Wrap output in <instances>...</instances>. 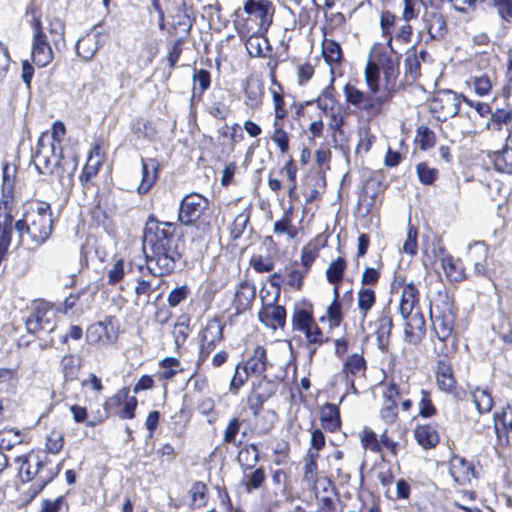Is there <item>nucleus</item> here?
<instances>
[{
	"instance_id": "nucleus-60",
	"label": "nucleus",
	"mask_w": 512,
	"mask_h": 512,
	"mask_svg": "<svg viewBox=\"0 0 512 512\" xmlns=\"http://www.w3.org/2000/svg\"><path fill=\"white\" fill-rule=\"evenodd\" d=\"M396 16L389 11H385L380 17V26L382 35L387 38V44H392L391 28L394 26Z\"/></svg>"
},
{
	"instance_id": "nucleus-30",
	"label": "nucleus",
	"mask_w": 512,
	"mask_h": 512,
	"mask_svg": "<svg viewBox=\"0 0 512 512\" xmlns=\"http://www.w3.org/2000/svg\"><path fill=\"white\" fill-rule=\"evenodd\" d=\"M376 303V295L373 289L361 287L357 293V308L361 315V322L364 323L369 311Z\"/></svg>"
},
{
	"instance_id": "nucleus-33",
	"label": "nucleus",
	"mask_w": 512,
	"mask_h": 512,
	"mask_svg": "<svg viewBox=\"0 0 512 512\" xmlns=\"http://www.w3.org/2000/svg\"><path fill=\"white\" fill-rule=\"evenodd\" d=\"M471 397L478 413H489L493 407V398L487 388L476 387L471 392Z\"/></svg>"
},
{
	"instance_id": "nucleus-16",
	"label": "nucleus",
	"mask_w": 512,
	"mask_h": 512,
	"mask_svg": "<svg viewBox=\"0 0 512 512\" xmlns=\"http://www.w3.org/2000/svg\"><path fill=\"white\" fill-rule=\"evenodd\" d=\"M369 327L373 328V332L377 338L378 347L381 349L387 347L393 327L389 308L383 307L378 311L376 319L369 322Z\"/></svg>"
},
{
	"instance_id": "nucleus-35",
	"label": "nucleus",
	"mask_w": 512,
	"mask_h": 512,
	"mask_svg": "<svg viewBox=\"0 0 512 512\" xmlns=\"http://www.w3.org/2000/svg\"><path fill=\"white\" fill-rule=\"evenodd\" d=\"M157 289L152 282L144 279H138L134 287L136 306L144 307L149 304L151 294Z\"/></svg>"
},
{
	"instance_id": "nucleus-19",
	"label": "nucleus",
	"mask_w": 512,
	"mask_h": 512,
	"mask_svg": "<svg viewBox=\"0 0 512 512\" xmlns=\"http://www.w3.org/2000/svg\"><path fill=\"white\" fill-rule=\"evenodd\" d=\"M256 287L249 281H242L235 289L233 297V307L235 314L239 315L244 311L250 309L255 299Z\"/></svg>"
},
{
	"instance_id": "nucleus-10",
	"label": "nucleus",
	"mask_w": 512,
	"mask_h": 512,
	"mask_svg": "<svg viewBox=\"0 0 512 512\" xmlns=\"http://www.w3.org/2000/svg\"><path fill=\"white\" fill-rule=\"evenodd\" d=\"M56 314L45 303H39L25 321L29 333H51L56 326Z\"/></svg>"
},
{
	"instance_id": "nucleus-64",
	"label": "nucleus",
	"mask_w": 512,
	"mask_h": 512,
	"mask_svg": "<svg viewBox=\"0 0 512 512\" xmlns=\"http://www.w3.org/2000/svg\"><path fill=\"white\" fill-rule=\"evenodd\" d=\"M497 9L499 17L503 21H510L512 18V0H491Z\"/></svg>"
},
{
	"instance_id": "nucleus-55",
	"label": "nucleus",
	"mask_w": 512,
	"mask_h": 512,
	"mask_svg": "<svg viewBox=\"0 0 512 512\" xmlns=\"http://www.w3.org/2000/svg\"><path fill=\"white\" fill-rule=\"evenodd\" d=\"M422 150H427L435 145V134L426 126H421L417 130V139Z\"/></svg>"
},
{
	"instance_id": "nucleus-48",
	"label": "nucleus",
	"mask_w": 512,
	"mask_h": 512,
	"mask_svg": "<svg viewBox=\"0 0 512 512\" xmlns=\"http://www.w3.org/2000/svg\"><path fill=\"white\" fill-rule=\"evenodd\" d=\"M32 458V455L19 456L16 458V461L21 463L19 467V475L22 482H29L38 474V470H34V466L31 464Z\"/></svg>"
},
{
	"instance_id": "nucleus-12",
	"label": "nucleus",
	"mask_w": 512,
	"mask_h": 512,
	"mask_svg": "<svg viewBox=\"0 0 512 512\" xmlns=\"http://www.w3.org/2000/svg\"><path fill=\"white\" fill-rule=\"evenodd\" d=\"M106 42V36L97 26L89 30L76 42V54L83 61H90Z\"/></svg>"
},
{
	"instance_id": "nucleus-25",
	"label": "nucleus",
	"mask_w": 512,
	"mask_h": 512,
	"mask_svg": "<svg viewBox=\"0 0 512 512\" xmlns=\"http://www.w3.org/2000/svg\"><path fill=\"white\" fill-rule=\"evenodd\" d=\"M440 262L444 274L450 282H460L466 278L464 265L459 258L443 254Z\"/></svg>"
},
{
	"instance_id": "nucleus-14",
	"label": "nucleus",
	"mask_w": 512,
	"mask_h": 512,
	"mask_svg": "<svg viewBox=\"0 0 512 512\" xmlns=\"http://www.w3.org/2000/svg\"><path fill=\"white\" fill-rule=\"evenodd\" d=\"M244 11L259 20L260 29L267 31L272 23L274 6L268 0H247L243 7Z\"/></svg>"
},
{
	"instance_id": "nucleus-46",
	"label": "nucleus",
	"mask_w": 512,
	"mask_h": 512,
	"mask_svg": "<svg viewBox=\"0 0 512 512\" xmlns=\"http://www.w3.org/2000/svg\"><path fill=\"white\" fill-rule=\"evenodd\" d=\"M418 396L419 416L422 418H430L434 416L437 413V409L432 402L430 392L424 389H420L418 391Z\"/></svg>"
},
{
	"instance_id": "nucleus-39",
	"label": "nucleus",
	"mask_w": 512,
	"mask_h": 512,
	"mask_svg": "<svg viewBox=\"0 0 512 512\" xmlns=\"http://www.w3.org/2000/svg\"><path fill=\"white\" fill-rule=\"evenodd\" d=\"M436 381L439 389L446 393L451 392L455 387L452 370L449 366H446L443 363H440L437 368Z\"/></svg>"
},
{
	"instance_id": "nucleus-20",
	"label": "nucleus",
	"mask_w": 512,
	"mask_h": 512,
	"mask_svg": "<svg viewBox=\"0 0 512 512\" xmlns=\"http://www.w3.org/2000/svg\"><path fill=\"white\" fill-rule=\"evenodd\" d=\"M128 394L129 390L126 388L118 391L114 396L110 397L106 401L105 409L109 410L124 403L123 408L118 413L119 417L121 419L134 418V412L137 407V399L134 396L128 397Z\"/></svg>"
},
{
	"instance_id": "nucleus-6",
	"label": "nucleus",
	"mask_w": 512,
	"mask_h": 512,
	"mask_svg": "<svg viewBox=\"0 0 512 512\" xmlns=\"http://www.w3.org/2000/svg\"><path fill=\"white\" fill-rule=\"evenodd\" d=\"M345 101L348 105L366 112H379L385 98L371 90L362 91L357 86L347 83L343 88Z\"/></svg>"
},
{
	"instance_id": "nucleus-62",
	"label": "nucleus",
	"mask_w": 512,
	"mask_h": 512,
	"mask_svg": "<svg viewBox=\"0 0 512 512\" xmlns=\"http://www.w3.org/2000/svg\"><path fill=\"white\" fill-rule=\"evenodd\" d=\"M490 114L493 128L500 129L503 124L511 120L512 110L510 108H500Z\"/></svg>"
},
{
	"instance_id": "nucleus-22",
	"label": "nucleus",
	"mask_w": 512,
	"mask_h": 512,
	"mask_svg": "<svg viewBox=\"0 0 512 512\" xmlns=\"http://www.w3.org/2000/svg\"><path fill=\"white\" fill-rule=\"evenodd\" d=\"M102 161L103 156L101 154V147L96 143L89 153L88 159L79 178L82 186H86L92 178L98 174Z\"/></svg>"
},
{
	"instance_id": "nucleus-43",
	"label": "nucleus",
	"mask_w": 512,
	"mask_h": 512,
	"mask_svg": "<svg viewBox=\"0 0 512 512\" xmlns=\"http://www.w3.org/2000/svg\"><path fill=\"white\" fill-rule=\"evenodd\" d=\"M379 71L378 65L371 57V59L367 61L364 70V78L368 89L375 93L379 92Z\"/></svg>"
},
{
	"instance_id": "nucleus-32",
	"label": "nucleus",
	"mask_w": 512,
	"mask_h": 512,
	"mask_svg": "<svg viewBox=\"0 0 512 512\" xmlns=\"http://www.w3.org/2000/svg\"><path fill=\"white\" fill-rule=\"evenodd\" d=\"M424 24L432 39H440L445 34L446 22L441 14L427 13L424 15Z\"/></svg>"
},
{
	"instance_id": "nucleus-21",
	"label": "nucleus",
	"mask_w": 512,
	"mask_h": 512,
	"mask_svg": "<svg viewBox=\"0 0 512 512\" xmlns=\"http://www.w3.org/2000/svg\"><path fill=\"white\" fill-rule=\"evenodd\" d=\"M141 168L142 179L137 191L139 194H145L152 188L158 178L159 163L154 158H141Z\"/></svg>"
},
{
	"instance_id": "nucleus-38",
	"label": "nucleus",
	"mask_w": 512,
	"mask_h": 512,
	"mask_svg": "<svg viewBox=\"0 0 512 512\" xmlns=\"http://www.w3.org/2000/svg\"><path fill=\"white\" fill-rule=\"evenodd\" d=\"M322 54L329 65L340 64L343 58L340 44L332 39L324 40Z\"/></svg>"
},
{
	"instance_id": "nucleus-34",
	"label": "nucleus",
	"mask_w": 512,
	"mask_h": 512,
	"mask_svg": "<svg viewBox=\"0 0 512 512\" xmlns=\"http://www.w3.org/2000/svg\"><path fill=\"white\" fill-rule=\"evenodd\" d=\"M414 434L418 444L425 449L436 446L439 441L437 431L430 425L417 426Z\"/></svg>"
},
{
	"instance_id": "nucleus-15",
	"label": "nucleus",
	"mask_w": 512,
	"mask_h": 512,
	"mask_svg": "<svg viewBox=\"0 0 512 512\" xmlns=\"http://www.w3.org/2000/svg\"><path fill=\"white\" fill-rule=\"evenodd\" d=\"M430 317L432 322V329L436 337L440 341L447 340L454 326V315L450 309L445 311H439V307L436 306L435 310L430 309Z\"/></svg>"
},
{
	"instance_id": "nucleus-18",
	"label": "nucleus",
	"mask_w": 512,
	"mask_h": 512,
	"mask_svg": "<svg viewBox=\"0 0 512 512\" xmlns=\"http://www.w3.org/2000/svg\"><path fill=\"white\" fill-rule=\"evenodd\" d=\"M405 341L412 345H417L426 334L425 320L421 312L415 311L414 314L404 318Z\"/></svg>"
},
{
	"instance_id": "nucleus-26",
	"label": "nucleus",
	"mask_w": 512,
	"mask_h": 512,
	"mask_svg": "<svg viewBox=\"0 0 512 512\" xmlns=\"http://www.w3.org/2000/svg\"><path fill=\"white\" fill-rule=\"evenodd\" d=\"M366 370V361L360 354H352L344 363L343 372L346 376L347 383L351 388L354 387V380L357 377L363 376Z\"/></svg>"
},
{
	"instance_id": "nucleus-31",
	"label": "nucleus",
	"mask_w": 512,
	"mask_h": 512,
	"mask_svg": "<svg viewBox=\"0 0 512 512\" xmlns=\"http://www.w3.org/2000/svg\"><path fill=\"white\" fill-rule=\"evenodd\" d=\"M237 461L243 472L252 470L259 461V451L255 444L245 445L237 455Z\"/></svg>"
},
{
	"instance_id": "nucleus-61",
	"label": "nucleus",
	"mask_w": 512,
	"mask_h": 512,
	"mask_svg": "<svg viewBox=\"0 0 512 512\" xmlns=\"http://www.w3.org/2000/svg\"><path fill=\"white\" fill-rule=\"evenodd\" d=\"M63 435L59 431H51L46 438V448L49 453L57 454L63 447Z\"/></svg>"
},
{
	"instance_id": "nucleus-17",
	"label": "nucleus",
	"mask_w": 512,
	"mask_h": 512,
	"mask_svg": "<svg viewBox=\"0 0 512 512\" xmlns=\"http://www.w3.org/2000/svg\"><path fill=\"white\" fill-rule=\"evenodd\" d=\"M202 344L200 348V360L204 361L209 353L214 349L216 343L220 342L223 338V327L221 323L216 320L207 322L202 332Z\"/></svg>"
},
{
	"instance_id": "nucleus-53",
	"label": "nucleus",
	"mask_w": 512,
	"mask_h": 512,
	"mask_svg": "<svg viewBox=\"0 0 512 512\" xmlns=\"http://www.w3.org/2000/svg\"><path fill=\"white\" fill-rule=\"evenodd\" d=\"M251 267L258 273L270 272L274 268V261L270 256L253 255L250 258Z\"/></svg>"
},
{
	"instance_id": "nucleus-44",
	"label": "nucleus",
	"mask_w": 512,
	"mask_h": 512,
	"mask_svg": "<svg viewBox=\"0 0 512 512\" xmlns=\"http://www.w3.org/2000/svg\"><path fill=\"white\" fill-rule=\"evenodd\" d=\"M493 164L497 171L512 173V148H505L493 156Z\"/></svg>"
},
{
	"instance_id": "nucleus-7",
	"label": "nucleus",
	"mask_w": 512,
	"mask_h": 512,
	"mask_svg": "<svg viewBox=\"0 0 512 512\" xmlns=\"http://www.w3.org/2000/svg\"><path fill=\"white\" fill-rule=\"evenodd\" d=\"M463 97V94L452 90H441L431 101V111L437 114L438 119L453 117L459 113Z\"/></svg>"
},
{
	"instance_id": "nucleus-56",
	"label": "nucleus",
	"mask_w": 512,
	"mask_h": 512,
	"mask_svg": "<svg viewBox=\"0 0 512 512\" xmlns=\"http://www.w3.org/2000/svg\"><path fill=\"white\" fill-rule=\"evenodd\" d=\"M269 399V393H259V391L252 389L251 393L247 398V404L249 409L253 412V415H257L266 400Z\"/></svg>"
},
{
	"instance_id": "nucleus-42",
	"label": "nucleus",
	"mask_w": 512,
	"mask_h": 512,
	"mask_svg": "<svg viewBox=\"0 0 512 512\" xmlns=\"http://www.w3.org/2000/svg\"><path fill=\"white\" fill-rule=\"evenodd\" d=\"M242 362L235 366L233 376L229 384V391L233 395H237L241 387L247 382L251 373L244 369Z\"/></svg>"
},
{
	"instance_id": "nucleus-3",
	"label": "nucleus",
	"mask_w": 512,
	"mask_h": 512,
	"mask_svg": "<svg viewBox=\"0 0 512 512\" xmlns=\"http://www.w3.org/2000/svg\"><path fill=\"white\" fill-rule=\"evenodd\" d=\"M52 224L50 204L38 201L31 204L23 217L16 221L15 229L22 241L27 235L34 246H39L49 239L52 233Z\"/></svg>"
},
{
	"instance_id": "nucleus-54",
	"label": "nucleus",
	"mask_w": 512,
	"mask_h": 512,
	"mask_svg": "<svg viewBox=\"0 0 512 512\" xmlns=\"http://www.w3.org/2000/svg\"><path fill=\"white\" fill-rule=\"evenodd\" d=\"M292 321L294 327L302 332H305L314 324L312 315L304 309L296 311Z\"/></svg>"
},
{
	"instance_id": "nucleus-49",
	"label": "nucleus",
	"mask_w": 512,
	"mask_h": 512,
	"mask_svg": "<svg viewBox=\"0 0 512 512\" xmlns=\"http://www.w3.org/2000/svg\"><path fill=\"white\" fill-rule=\"evenodd\" d=\"M49 33L52 36L53 44L57 49L59 46L65 45L64 33L65 25L64 22L59 18H54L49 23Z\"/></svg>"
},
{
	"instance_id": "nucleus-2",
	"label": "nucleus",
	"mask_w": 512,
	"mask_h": 512,
	"mask_svg": "<svg viewBox=\"0 0 512 512\" xmlns=\"http://www.w3.org/2000/svg\"><path fill=\"white\" fill-rule=\"evenodd\" d=\"M32 161L39 174L54 175L60 185L70 186L77 169L75 157H64L62 151L56 153V147L47 133H42L32 154Z\"/></svg>"
},
{
	"instance_id": "nucleus-36",
	"label": "nucleus",
	"mask_w": 512,
	"mask_h": 512,
	"mask_svg": "<svg viewBox=\"0 0 512 512\" xmlns=\"http://www.w3.org/2000/svg\"><path fill=\"white\" fill-rule=\"evenodd\" d=\"M264 93V86L258 80H249L245 86V103L254 108L261 104Z\"/></svg>"
},
{
	"instance_id": "nucleus-27",
	"label": "nucleus",
	"mask_w": 512,
	"mask_h": 512,
	"mask_svg": "<svg viewBox=\"0 0 512 512\" xmlns=\"http://www.w3.org/2000/svg\"><path fill=\"white\" fill-rule=\"evenodd\" d=\"M245 48L250 57L265 58L271 51L269 40L260 34H253L245 41Z\"/></svg>"
},
{
	"instance_id": "nucleus-63",
	"label": "nucleus",
	"mask_w": 512,
	"mask_h": 512,
	"mask_svg": "<svg viewBox=\"0 0 512 512\" xmlns=\"http://www.w3.org/2000/svg\"><path fill=\"white\" fill-rule=\"evenodd\" d=\"M206 491L207 487L203 482H195L189 491L192 504L199 507L204 505Z\"/></svg>"
},
{
	"instance_id": "nucleus-13",
	"label": "nucleus",
	"mask_w": 512,
	"mask_h": 512,
	"mask_svg": "<svg viewBox=\"0 0 512 512\" xmlns=\"http://www.w3.org/2000/svg\"><path fill=\"white\" fill-rule=\"evenodd\" d=\"M449 474L455 483L467 485L476 477L472 462L460 455H453L448 461Z\"/></svg>"
},
{
	"instance_id": "nucleus-40",
	"label": "nucleus",
	"mask_w": 512,
	"mask_h": 512,
	"mask_svg": "<svg viewBox=\"0 0 512 512\" xmlns=\"http://www.w3.org/2000/svg\"><path fill=\"white\" fill-rule=\"evenodd\" d=\"M272 128L271 140L277 145L281 153H287L289 150V136L283 128V121H273Z\"/></svg>"
},
{
	"instance_id": "nucleus-5",
	"label": "nucleus",
	"mask_w": 512,
	"mask_h": 512,
	"mask_svg": "<svg viewBox=\"0 0 512 512\" xmlns=\"http://www.w3.org/2000/svg\"><path fill=\"white\" fill-rule=\"evenodd\" d=\"M7 165L3 168V193L5 190L11 192L12 182L7 175ZM11 207L8 197L3 194V199L0 201V257H4L8 251L11 243L12 233V215L10 213Z\"/></svg>"
},
{
	"instance_id": "nucleus-28",
	"label": "nucleus",
	"mask_w": 512,
	"mask_h": 512,
	"mask_svg": "<svg viewBox=\"0 0 512 512\" xmlns=\"http://www.w3.org/2000/svg\"><path fill=\"white\" fill-rule=\"evenodd\" d=\"M81 369V358L75 354H65L60 360V370L65 382H71L78 378Z\"/></svg>"
},
{
	"instance_id": "nucleus-8",
	"label": "nucleus",
	"mask_w": 512,
	"mask_h": 512,
	"mask_svg": "<svg viewBox=\"0 0 512 512\" xmlns=\"http://www.w3.org/2000/svg\"><path fill=\"white\" fill-rule=\"evenodd\" d=\"M208 200L198 193L186 195L180 202L178 219L184 225L198 221L208 209Z\"/></svg>"
},
{
	"instance_id": "nucleus-52",
	"label": "nucleus",
	"mask_w": 512,
	"mask_h": 512,
	"mask_svg": "<svg viewBox=\"0 0 512 512\" xmlns=\"http://www.w3.org/2000/svg\"><path fill=\"white\" fill-rule=\"evenodd\" d=\"M416 172L419 181L424 185H430L437 177L438 171L430 167L427 163L421 162L416 166Z\"/></svg>"
},
{
	"instance_id": "nucleus-59",
	"label": "nucleus",
	"mask_w": 512,
	"mask_h": 512,
	"mask_svg": "<svg viewBox=\"0 0 512 512\" xmlns=\"http://www.w3.org/2000/svg\"><path fill=\"white\" fill-rule=\"evenodd\" d=\"M488 249L483 242H474L468 247L470 260L476 262H486Z\"/></svg>"
},
{
	"instance_id": "nucleus-47",
	"label": "nucleus",
	"mask_w": 512,
	"mask_h": 512,
	"mask_svg": "<svg viewBox=\"0 0 512 512\" xmlns=\"http://www.w3.org/2000/svg\"><path fill=\"white\" fill-rule=\"evenodd\" d=\"M346 262L339 257L332 261L326 270V278L331 284H339L343 278Z\"/></svg>"
},
{
	"instance_id": "nucleus-11",
	"label": "nucleus",
	"mask_w": 512,
	"mask_h": 512,
	"mask_svg": "<svg viewBox=\"0 0 512 512\" xmlns=\"http://www.w3.org/2000/svg\"><path fill=\"white\" fill-rule=\"evenodd\" d=\"M117 337L118 329L113 317H107L104 321L90 325L86 332V340L90 344H111Z\"/></svg>"
},
{
	"instance_id": "nucleus-29",
	"label": "nucleus",
	"mask_w": 512,
	"mask_h": 512,
	"mask_svg": "<svg viewBox=\"0 0 512 512\" xmlns=\"http://www.w3.org/2000/svg\"><path fill=\"white\" fill-rule=\"evenodd\" d=\"M321 425L325 430L335 432L340 428V412L337 405L327 403L320 412Z\"/></svg>"
},
{
	"instance_id": "nucleus-37",
	"label": "nucleus",
	"mask_w": 512,
	"mask_h": 512,
	"mask_svg": "<svg viewBox=\"0 0 512 512\" xmlns=\"http://www.w3.org/2000/svg\"><path fill=\"white\" fill-rule=\"evenodd\" d=\"M334 77H331L330 84L323 89L321 94L316 99V104L326 115L334 111L336 103L334 97Z\"/></svg>"
},
{
	"instance_id": "nucleus-50",
	"label": "nucleus",
	"mask_w": 512,
	"mask_h": 512,
	"mask_svg": "<svg viewBox=\"0 0 512 512\" xmlns=\"http://www.w3.org/2000/svg\"><path fill=\"white\" fill-rule=\"evenodd\" d=\"M469 83L473 86L474 92L480 97L489 94L493 86L491 78L486 74L471 77Z\"/></svg>"
},
{
	"instance_id": "nucleus-1",
	"label": "nucleus",
	"mask_w": 512,
	"mask_h": 512,
	"mask_svg": "<svg viewBox=\"0 0 512 512\" xmlns=\"http://www.w3.org/2000/svg\"><path fill=\"white\" fill-rule=\"evenodd\" d=\"M144 252L148 270L155 276L172 273L182 258L175 225L150 220L144 231Z\"/></svg>"
},
{
	"instance_id": "nucleus-51",
	"label": "nucleus",
	"mask_w": 512,
	"mask_h": 512,
	"mask_svg": "<svg viewBox=\"0 0 512 512\" xmlns=\"http://www.w3.org/2000/svg\"><path fill=\"white\" fill-rule=\"evenodd\" d=\"M273 101L274 119L273 121H284L288 115L285 107V101L281 93L276 90L271 91Z\"/></svg>"
},
{
	"instance_id": "nucleus-45",
	"label": "nucleus",
	"mask_w": 512,
	"mask_h": 512,
	"mask_svg": "<svg viewBox=\"0 0 512 512\" xmlns=\"http://www.w3.org/2000/svg\"><path fill=\"white\" fill-rule=\"evenodd\" d=\"M249 220H250V211L247 209L241 211L234 218V220L229 228L231 239L237 240L243 235V233L249 223Z\"/></svg>"
},
{
	"instance_id": "nucleus-23",
	"label": "nucleus",
	"mask_w": 512,
	"mask_h": 512,
	"mask_svg": "<svg viewBox=\"0 0 512 512\" xmlns=\"http://www.w3.org/2000/svg\"><path fill=\"white\" fill-rule=\"evenodd\" d=\"M244 369L248 370L251 375L263 377L270 363L267 359L266 350L262 346H257L249 358L242 361Z\"/></svg>"
},
{
	"instance_id": "nucleus-4",
	"label": "nucleus",
	"mask_w": 512,
	"mask_h": 512,
	"mask_svg": "<svg viewBox=\"0 0 512 512\" xmlns=\"http://www.w3.org/2000/svg\"><path fill=\"white\" fill-rule=\"evenodd\" d=\"M371 57L383 73L385 89L387 91L393 90L400 73L399 64L401 55L394 51L390 44L388 47L374 48Z\"/></svg>"
},
{
	"instance_id": "nucleus-57",
	"label": "nucleus",
	"mask_w": 512,
	"mask_h": 512,
	"mask_svg": "<svg viewBox=\"0 0 512 512\" xmlns=\"http://www.w3.org/2000/svg\"><path fill=\"white\" fill-rule=\"evenodd\" d=\"M190 293L189 287L184 284L172 289L167 296V303L170 307H177Z\"/></svg>"
},
{
	"instance_id": "nucleus-24",
	"label": "nucleus",
	"mask_w": 512,
	"mask_h": 512,
	"mask_svg": "<svg viewBox=\"0 0 512 512\" xmlns=\"http://www.w3.org/2000/svg\"><path fill=\"white\" fill-rule=\"evenodd\" d=\"M259 320L264 325L276 328L285 325L286 311L280 305L267 304L258 314Z\"/></svg>"
},
{
	"instance_id": "nucleus-9",
	"label": "nucleus",
	"mask_w": 512,
	"mask_h": 512,
	"mask_svg": "<svg viewBox=\"0 0 512 512\" xmlns=\"http://www.w3.org/2000/svg\"><path fill=\"white\" fill-rule=\"evenodd\" d=\"M32 27V60L38 67H46L53 60L52 48L47 41V36L43 31L40 19L34 18Z\"/></svg>"
},
{
	"instance_id": "nucleus-58",
	"label": "nucleus",
	"mask_w": 512,
	"mask_h": 512,
	"mask_svg": "<svg viewBox=\"0 0 512 512\" xmlns=\"http://www.w3.org/2000/svg\"><path fill=\"white\" fill-rule=\"evenodd\" d=\"M193 81L194 94L198 92L201 95L210 87V73L207 70L200 69L194 73Z\"/></svg>"
},
{
	"instance_id": "nucleus-41",
	"label": "nucleus",
	"mask_w": 512,
	"mask_h": 512,
	"mask_svg": "<svg viewBox=\"0 0 512 512\" xmlns=\"http://www.w3.org/2000/svg\"><path fill=\"white\" fill-rule=\"evenodd\" d=\"M242 483L246 492L250 493L253 490L259 489L264 483L266 476L263 468H257L254 471L247 473L243 472Z\"/></svg>"
}]
</instances>
